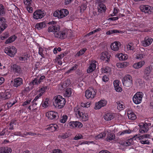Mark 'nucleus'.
<instances>
[{
    "label": "nucleus",
    "mask_w": 153,
    "mask_h": 153,
    "mask_svg": "<svg viewBox=\"0 0 153 153\" xmlns=\"http://www.w3.org/2000/svg\"><path fill=\"white\" fill-rule=\"evenodd\" d=\"M140 9L142 12L150 14L153 13V7L148 5L141 6Z\"/></svg>",
    "instance_id": "nucleus-5"
},
{
    "label": "nucleus",
    "mask_w": 153,
    "mask_h": 153,
    "mask_svg": "<svg viewBox=\"0 0 153 153\" xmlns=\"http://www.w3.org/2000/svg\"><path fill=\"white\" fill-rule=\"evenodd\" d=\"M114 88L116 91L118 92H121L122 90V88L119 86Z\"/></svg>",
    "instance_id": "nucleus-61"
},
{
    "label": "nucleus",
    "mask_w": 153,
    "mask_h": 153,
    "mask_svg": "<svg viewBox=\"0 0 153 153\" xmlns=\"http://www.w3.org/2000/svg\"><path fill=\"white\" fill-rule=\"evenodd\" d=\"M29 56H28V54L26 55H25L24 57H19V59L20 61H25L27 60V58H29Z\"/></svg>",
    "instance_id": "nucleus-48"
},
{
    "label": "nucleus",
    "mask_w": 153,
    "mask_h": 153,
    "mask_svg": "<svg viewBox=\"0 0 153 153\" xmlns=\"http://www.w3.org/2000/svg\"><path fill=\"white\" fill-rule=\"evenodd\" d=\"M151 68L149 66L145 68L143 71V78L146 80L150 79L149 76L151 72Z\"/></svg>",
    "instance_id": "nucleus-10"
},
{
    "label": "nucleus",
    "mask_w": 153,
    "mask_h": 153,
    "mask_svg": "<svg viewBox=\"0 0 153 153\" xmlns=\"http://www.w3.org/2000/svg\"><path fill=\"white\" fill-rule=\"evenodd\" d=\"M144 56L143 54H138L136 56V58L137 59H141L143 58Z\"/></svg>",
    "instance_id": "nucleus-60"
},
{
    "label": "nucleus",
    "mask_w": 153,
    "mask_h": 153,
    "mask_svg": "<svg viewBox=\"0 0 153 153\" xmlns=\"http://www.w3.org/2000/svg\"><path fill=\"white\" fill-rule=\"evenodd\" d=\"M121 44L119 42L115 41L112 43L110 45V48L112 50L114 51H118L120 48L121 46Z\"/></svg>",
    "instance_id": "nucleus-13"
},
{
    "label": "nucleus",
    "mask_w": 153,
    "mask_h": 153,
    "mask_svg": "<svg viewBox=\"0 0 153 153\" xmlns=\"http://www.w3.org/2000/svg\"><path fill=\"white\" fill-rule=\"evenodd\" d=\"M107 103V101L105 100H100L96 104V107L98 109H99L102 107L105 106Z\"/></svg>",
    "instance_id": "nucleus-18"
},
{
    "label": "nucleus",
    "mask_w": 153,
    "mask_h": 153,
    "mask_svg": "<svg viewBox=\"0 0 153 153\" xmlns=\"http://www.w3.org/2000/svg\"><path fill=\"white\" fill-rule=\"evenodd\" d=\"M26 8L27 10L29 12L31 13L33 12V8L30 7V6L26 7Z\"/></svg>",
    "instance_id": "nucleus-63"
},
{
    "label": "nucleus",
    "mask_w": 153,
    "mask_h": 153,
    "mask_svg": "<svg viewBox=\"0 0 153 153\" xmlns=\"http://www.w3.org/2000/svg\"><path fill=\"white\" fill-rule=\"evenodd\" d=\"M13 70L15 72L19 74L21 72V68L20 66L17 65L16 64L13 65L12 66Z\"/></svg>",
    "instance_id": "nucleus-28"
},
{
    "label": "nucleus",
    "mask_w": 153,
    "mask_h": 153,
    "mask_svg": "<svg viewBox=\"0 0 153 153\" xmlns=\"http://www.w3.org/2000/svg\"><path fill=\"white\" fill-rule=\"evenodd\" d=\"M136 136H137V135H136L134 136L132 138H130V139L126 141H125L124 146H129L131 144H133L134 142L133 141V139H134L135 140H136V139L134 138Z\"/></svg>",
    "instance_id": "nucleus-27"
},
{
    "label": "nucleus",
    "mask_w": 153,
    "mask_h": 153,
    "mask_svg": "<svg viewBox=\"0 0 153 153\" xmlns=\"http://www.w3.org/2000/svg\"><path fill=\"white\" fill-rule=\"evenodd\" d=\"M61 13L60 10H56L53 13V16L56 17H57L58 18H61V17L60 16Z\"/></svg>",
    "instance_id": "nucleus-37"
},
{
    "label": "nucleus",
    "mask_w": 153,
    "mask_h": 153,
    "mask_svg": "<svg viewBox=\"0 0 153 153\" xmlns=\"http://www.w3.org/2000/svg\"><path fill=\"white\" fill-rule=\"evenodd\" d=\"M101 30V29L100 28H99L96 29V30H94L92 31H91V32H89V33H88L86 35V36H89L91 35L98 31H100Z\"/></svg>",
    "instance_id": "nucleus-43"
},
{
    "label": "nucleus",
    "mask_w": 153,
    "mask_h": 153,
    "mask_svg": "<svg viewBox=\"0 0 153 153\" xmlns=\"http://www.w3.org/2000/svg\"><path fill=\"white\" fill-rule=\"evenodd\" d=\"M100 59L105 62H108L110 59V57L108 56L107 52L102 53L101 55Z\"/></svg>",
    "instance_id": "nucleus-21"
},
{
    "label": "nucleus",
    "mask_w": 153,
    "mask_h": 153,
    "mask_svg": "<svg viewBox=\"0 0 153 153\" xmlns=\"http://www.w3.org/2000/svg\"><path fill=\"white\" fill-rule=\"evenodd\" d=\"M53 99L54 101L53 102V105L56 107L58 108H61L65 105L66 100L62 96L59 95L55 96Z\"/></svg>",
    "instance_id": "nucleus-3"
},
{
    "label": "nucleus",
    "mask_w": 153,
    "mask_h": 153,
    "mask_svg": "<svg viewBox=\"0 0 153 153\" xmlns=\"http://www.w3.org/2000/svg\"><path fill=\"white\" fill-rule=\"evenodd\" d=\"M58 128V126L55 124H52L49 127V130L52 131H55Z\"/></svg>",
    "instance_id": "nucleus-34"
},
{
    "label": "nucleus",
    "mask_w": 153,
    "mask_h": 153,
    "mask_svg": "<svg viewBox=\"0 0 153 153\" xmlns=\"http://www.w3.org/2000/svg\"><path fill=\"white\" fill-rule=\"evenodd\" d=\"M83 108L82 106H77L74 109L77 117L85 121L88 120V116L87 114L83 112Z\"/></svg>",
    "instance_id": "nucleus-2"
},
{
    "label": "nucleus",
    "mask_w": 153,
    "mask_h": 153,
    "mask_svg": "<svg viewBox=\"0 0 153 153\" xmlns=\"http://www.w3.org/2000/svg\"><path fill=\"white\" fill-rule=\"evenodd\" d=\"M17 51L16 48L14 47L11 46L6 47L4 49L5 53L11 57H14Z\"/></svg>",
    "instance_id": "nucleus-4"
},
{
    "label": "nucleus",
    "mask_w": 153,
    "mask_h": 153,
    "mask_svg": "<svg viewBox=\"0 0 153 153\" xmlns=\"http://www.w3.org/2000/svg\"><path fill=\"white\" fill-rule=\"evenodd\" d=\"M5 19L3 17H0V34L7 27V25L6 23Z\"/></svg>",
    "instance_id": "nucleus-9"
},
{
    "label": "nucleus",
    "mask_w": 153,
    "mask_h": 153,
    "mask_svg": "<svg viewBox=\"0 0 153 153\" xmlns=\"http://www.w3.org/2000/svg\"><path fill=\"white\" fill-rule=\"evenodd\" d=\"M16 36L15 35L11 36L6 41L5 43L7 44L11 43L14 41L16 39Z\"/></svg>",
    "instance_id": "nucleus-32"
},
{
    "label": "nucleus",
    "mask_w": 153,
    "mask_h": 153,
    "mask_svg": "<svg viewBox=\"0 0 153 153\" xmlns=\"http://www.w3.org/2000/svg\"><path fill=\"white\" fill-rule=\"evenodd\" d=\"M149 136L150 135L149 134H146L141 135L137 138H139V140H141L144 138H148Z\"/></svg>",
    "instance_id": "nucleus-54"
},
{
    "label": "nucleus",
    "mask_w": 153,
    "mask_h": 153,
    "mask_svg": "<svg viewBox=\"0 0 153 153\" xmlns=\"http://www.w3.org/2000/svg\"><path fill=\"white\" fill-rule=\"evenodd\" d=\"M153 41V39L148 36L144 38V40L142 41V45L144 47H147L150 45Z\"/></svg>",
    "instance_id": "nucleus-11"
},
{
    "label": "nucleus",
    "mask_w": 153,
    "mask_h": 153,
    "mask_svg": "<svg viewBox=\"0 0 153 153\" xmlns=\"http://www.w3.org/2000/svg\"><path fill=\"white\" fill-rule=\"evenodd\" d=\"M55 23L56 22L53 21L48 23L44 21L36 24L35 27L38 30H40L45 27L48 24L51 25L48 30V32H53L55 36L58 38L62 39L66 38L68 35L67 31L64 30L59 32L60 27L58 25H55Z\"/></svg>",
    "instance_id": "nucleus-1"
},
{
    "label": "nucleus",
    "mask_w": 153,
    "mask_h": 153,
    "mask_svg": "<svg viewBox=\"0 0 153 153\" xmlns=\"http://www.w3.org/2000/svg\"><path fill=\"white\" fill-rule=\"evenodd\" d=\"M31 102L30 100H27L24 102L22 104V106H24L25 108H27V105H29Z\"/></svg>",
    "instance_id": "nucleus-50"
},
{
    "label": "nucleus",
    "mask_w": 153,
    "mask_h": 153,
    "mask_svg": "<svg viewBox=\"0 0 153 153\" xmlns=\"http://www.w3.org/2000/svg\"><path fill=\"white\" fill-rule=\"evenodd\" d=\"M87 49L85 48H83L82 49L80 50L76 54L78 56L82 55H83L85 51H86Z\"/></svg>",
    "instance_id": "nucleus-40"
},
{
    "label": "nucleus",
    "mask_w": 153,
    "mask_h": 153,
    "mask_svg": "<svg viewBox=\"0 0 153 153\" xmlns=\"http://www.w3.org/2000/svg\"><path fill=\"white\" fill-rule=\"evenodd\" d=\"M122 80H126L127 81H131L132 82V77L129 75L127 74L125 77L123 78Z\"/></svg>",
    "instance_id": "nucleus-35"
},
{
    "label": "nucleus",
    "mask_w": 153,
    "mask_h": 153,
    "mask_svg": "<svg viewBox=\"0 0 153 153\" xmlns=\"http://www.w3.org/2000/svg\"><path fill=\"white\" fill-rule=\"evenodd\" d=\"M77 65L76 64H75L74 66L71 67V69H70L69 70H68L67 71V73H69L70 72H71L72 71L75 70L77 68Z\"/></svg>",
    "instance_id": "nucleus-51"
},
{
    "label": "nucleus",
    "mask_w": 153,
    "mask_h": 153,
    "mask_svg": "<svg viewBox=\"0 0 153 153\" xmlns=\"http://www.w3.org/2000/svg\"><path fill=\"white\" fill-rule=\"evenodd\" d=\"M83 136L80 134H79L76 135L74 138V139L78 140L79 139L83 138Z\"/></svg>",
    "instance_id": "nucleus-53"
},
{
    "label": "nucleus",
    "mask_w": 153,
    "mask_h": 153,
    "mask_svg": "<svg viewBox=\"0 0 153 153\" xmlns=\"http://www.w3.org/2000/svg\"><path fill=\"white\" fill-rule=\"evenodd\" d=\"M71 94V88H68L65 91V94L67 97H70Z\"/></svg>",
    "instance_id": "nucleus-39"
},
{
    "label": "nucleus",
    "mask_w": 153,
    "mask_h": 153,
    "mask_svg": "<svg viewBox=\"0 0 153 153\" xmlns=\"http://www.w3.org/2000/svg\"><path fill=\"white\" fill-rule=\"evenodd\" d=\"M68 137V135L65 134H62L61 135H59L58 136L59 138L61 139H65L67 138Z\"/></svg>",
    "instance_id": "nucleus-47"
},
{
    "label": "nucleus",
    "mask_w": 153,
    "mask_h": 153,
    "mask_svg": "<svg viewBox=\"0 0 153 153\" xmlns=\"http://www.w3.org/2000/svg\"><path fill=\"white\" fill-rule=\"evenodd\" d=\"M145 62L144 61L139 62L135 63L133 65V67L136 69H138L141 68L145 64Z\"/></svg>",
    "instance_id": "nucleus-22"
},
{
    "label": "nucleus",
    "mask_w": 153,
    "mask_h": 153,
    "mask_svg": "<svg viewBox=\"0 0 153 153\" xmlns=\"http://www.w3.org/2000/svg\"><path fill=\"white\" fill-rule=\"evenodd\" d=\"M43 49L42 48H39V53L40 55L42 57H44V54L42 53Z\"/></svg>",
    "instance_id": "nucleus-58"
},
{
    "label": "nucleus",
    "mask_w": 153,
    "mask_h": 153,
    "mask_svg": "<svg viewBox=\"0 0 153 153\" xmlns=\"http://www.w3.org/2000/svg\"><path fill=\"white\" fill-rule=\"evenodd\" d=\"M68 117L67 115H63L60 119V122L62 123H65L66 122L68 119Z\"/></svg>",
    "instance_id": "nucleus-38"
},
{
    "label": "nucleus",
    "mask_w": 153,
    "mask_h": 153,
    "mask_svg": "<svg viewBox=\"0 0 153 153\" xmlns=\"http://www.w3.org/2000/svg\"><path fill=\"white\" fill-rule=\"evenodd\" d=\"M12 151L10 148L7 147L0 148V153H11Z\"/></svg>",
    "instance_id": "nucleus-19"
},
{
    "label": "nucleus",
    "mask_w": 153,
    "mask_h": 153,
    "mask_svg": "<svg viewBox=\"0 0 153 153\" xmlns=\"http://www.w3.org/2000/svg\"><path fill=\"white\" fill-rule=\"evenodd\" d=\"M100 59L105 62H108L110 59V57L108 56L107 52L102 53L101 55Z\"/></svg>",
    "instance_id": "nucleus-20"
},
{
    "label": "nucleus",
    "mask_w": 153,
    "mask_h": 153,
    "mask_svg": "<svg viewBox=\"0 0 153 153\" xmlns=\"http://www.w3.org/2000/svg\"><path fill=\"white\" fill-rule=\"evenodd\" d=\"M60 17H61V18H62L65 16H67L69 14L68 11L66 9H62L60 10Z\"/></svg>",
    "instance_id": "nucleus-26"
},
{
    "label": "nucleus",
    "mask_w": 153,
    "mask_h": 153,
    "mask_svg": "<svg viewBox=\"0 0 153 153\" xmlns=\"http://www.w3.org/2000/svg\"><path fill=\"white\" fill-rule=\"evenodd\" d=\"M23 84V79L20 77L15 79L13 82V86L16 88H18Z\"/></svg>",
    "instance_id": "nucleus-14"
},
{
    "label": "nucleus",
    "mask_w": 153,
    "mask_h": 153,
    "mask_svg": "<svg viewBox=\"0 0 153 153\" xmlns=\"http://www.w3.org/2000/svg\"><path fill=\"white\" fill-rule=\"evenodd\" d=\"M128 118L131 120H135L137 118L135 114L131 111H129L128 112Z\"/></svg>",
    "instance_id": "nucleus-25"
},
{
    "label": "nucleus",
    "mask_w": 153,
    "mask_h": 153,
    "mask_svg": "<svg viewBox=\"0 0 153 153\" xmlns=\"http://www.w3.org/2000/svg\"><path fill=\"white\" fill-rule=\"evenodd\" d=\"M59 89L60 90H63L64 89H65L66 87V85L65 84H63V85L60 84L59 85Z\"/></svg>",
    "instance_id": "nucleus-57"
},
{
    "label": "nucleus",
    "mask_w": 153,
    "mask_h": 153,
    "mask_svg": "<svg viewBox=\"0 0 153 153\" xmlns=\"http://www.w3.org/2000/svg\"><path fill=\"white\" fill-rule=\"evenodd\" d=\"M9 36L8 33L6 32L0 36V38L1 40H3L7 38Z\"/></svg>",
    "instance_id": "nucleus-36"
},
{
    "label": "nucleus",
    "mask_w": 153,
    "mask_h": 153,
    "mask_svg": "<svg viewBox=\"0 0 153 153\" xmlns=\"http://www.w3.org/2000/svg\"><path fill=\"white\" fill-rule=\"evenodd\" d=\"M115 135L114 134L109 133L106 140L107 141L109 142L114 140L115 139Z\"/></svg>",
    "instance_id": "nucleus-30"
},
{
    "label": "nucleus",
    "mask_w": 153,
    "mask_h": 153,
    "mask_svg": "<svg viewBox=\"0 0 153 153\" xmlns=\"http://www.w3.org/2000/svg\"><path fill=\"white\" fill-rule=\"evenodd\" d=\"M119 33V31L115 30H111L107 32L106 34L108 35H111V34Z\"/></svg>",
    "instance_id": "nucleus-42"
},
{
    "label": "nucleus",
    "mask_w": 153,
    "mask_h": 153,
    "mask_svg": "<svg viewBox=\"0 0 153 153\" xmlns=\"http://www.w3.org/2000/svg\"><path fill=\"white\" fill-rule=\"evenodd\" d=\"M53 153H62V152L61 150L57 149L54 150Z\"/></svg>",
    "instance_id": "nucleus-64"
},
{
    "label": "nucleus",
    "mask_w": 153,
    "mask_h": 153,
    "mask_svg": "<svg viewBox=\"0 0 153 153\" xmlns=\"http://www.w3.org/2000/svg\"><path fill=\"white\" fill-rule=\"evenodd\" d=\"M102 71L104 73H108L111 70L110 68L108 67H106L105 68L102 69Z\"/></svg>",
    "instance_id": "nucleus-46"
},
{
    "label": "nucleus",
    "mask_w": 153,
    "mask_h": 153,
    "mask_svg": "<svg viewBox=\"0 0 153 153\" xmlns=\"http://www.w3.org/2000/svg\"><path fill=\"white\" fill-rule=\"evenodd\" d=\"M105 135L106 134L105 132H102L97 135L96 138L97 139L101 138L103 137H105Z\"/></svg>",
    "instance_id": "nucleus-52"
},
{
    "label": "nucleus",
    "mask_w": 153,
    "mask_h": 153,
    "mask_svg": "<svg viewBox=\"0 0 153 153\" xmlns=\"http://www.w3.org/2000/svg\"><path fill=\"white\" fill-rule=\"evenodd\" d=\"M140 128L139 129L140 132L142 134L147 132L149 130V128L148 127L147 124H143V125L140 126Z\"/></svg>",
    "instance_id": "nucleus-17"
},
{
    "label": "nucleus",
    "mask_w": 153,
    "mask_h": 153,
    "mask_svg": "<svg viewBox=\"0 0 153 153\" xmlns=\"http://www.w3.org/2000/svg\"><path fill=\"white\" fill-rule=\"evenodd\" d=\"M96 61L95 60L92 61L89 67L87 70V72L88 73H90L94 71L96 68V65L95 64Z\"/></svg>",
    "instance_id": "nucleus-16"
},
{
    "label": "nucleus",
    "mask_w": 153,
    "mask_h": 153,
    "mask_svg": "<svg viewBox=\"0 0 153 153\" xmlns=\"http://www.w3.org/2000/svg\"><path fill=\"white\" fill-rule=\"evenodd\" d=\"M114 118L112 114L111 113L106 114L104 116V119L107 121L110 120Z\"/></svg>",
    "instance_id": "nucleus-29"
},
{
    "label": "nucleus",
    "mask_w": 153,
    "mask_h": 153,
    "mask_svg": "<svg viewBox=\"0 0 153 153\" xmlns=\"http://www.w3.org/2000/svg\"><path fill=\"white\" fill-rule=\"evenodd\" d=\"M142 93L139 92L137 93L134 96L133 100L134 103L139 104L141 102L143 97Z\"/></svg>",
    "instance_id": "nucleus-7"
},
{
    "label": "nucleus",
    "mask_w": 153,
    "mask_h": 153,
    "mask_svg": "<svg viewBox=\"0 0 153 153\" xmlns=\"http://www.w3.org/2000/svg\"><path fill=\"white\" fill-rule=\"evenodd\" d=\"M117 108L120 110H122L124 108L123 103L121 101H118L117 102Z\"/></svg>",
    "instance_id": "nucleus-33"
},
{
    "label": "nucleus",
    "mask_w": 153,
    "mask_h": 153,
    "mask_svg": "<svg viewBox=\"0 0 153 153\" xmlns=\"http://www.w3.org/2000/svg\"><path fill=\"white\" fill-rule=\"evenodd\" d=\"M96 94V91L94 89L88 90L85 91V96L88 99L91 100L94 98Z\"/></svg>",
    "instance_id": "nucleus-6"
},
{
    "label": "nucleus",
    "mask_w": 153,
    "mask_h": 153,
    "mask_svg": "<svg viewBox=\"0 0 153 153\" xmlns=\"http://www.w3.org/2000/svg\"><path fill=\"white\" fill-rule=\"evenodd\" d=\"M140 142L142 144H147L149 145V142L148 140L144 141L143 140H141Z\"/></svg>",
    "instance_id": "nucleus-62"
},
{
    "label": "nucleus",
    "mask_w": 153,
    "mask_h": 153,
    "mask_svg": "<svg viewBox=\"0 0 153 153\" xmlns=\"http://www.w3.org/2000/svg\"><path fill=\"white\" fill-rule=\"evenodd\" d=\"M31 0H24V3L26 7L29 6L32 2Z\"/></svg>",
    "instance_id": "nucleus-44"
},
{
    "label": "nucleus",
    "mask_w": 153,
    "mask_h": 153,
    "mask_svg": "<svg viewBox=\"0 0 153 153\" xmlns=\"http://www.w3.org/2000/svg\"><path fill=\"white\" fill-rule=\"evenodd\" d=\"M6 10L4 6L1 4H0V16H4L5 14Z\"/></svg>",
    "instance_id": "nucleus-31"
},
{
    "label": "nucleus",
    "mask_w": 153,
    "mask_h": 153,
    "mask_svg": "<svg viewBox=\"0 0 153 153\" xmlns=\"http://www.w3.org/2000/svg\"><path fill=\"white\" fill-rule=\"evenodd\" d=\"M116 56L120 60H126L128 58L127 55H123L122 53L118 54L116 55Z\"/></svg>",
    "instance_id": "nucleus-24"
},
{
    "label": "nucleus",
    "mask_w": 153,
    "mask_h": 153,
    "mask_svg": "<svg viewBox=\"0 0 153 153\" xmlns=\"http://www.w3.org/2000/svg\"><path fill=\"white\" fill-rule=\"evenodd\" d=\"M69 125L71 128H81L83 126L82 124L78 121H71L69 123Z\"/></svg>",
    "instance_id": "nucleus-15"
},
{
    "label": "nucleus",
    "mask_w": 153,
    "mask_h": 153,
    "mask_svg": "<svg viewBox=\"0 0 153 153\" xmlns=\"http://www.w3.org/2000/svg\"><path fill=\"white\" fill-rule=\"evenodd\" d=\"M45 15L44 13L40 10H36L33 14V18L36 19L42 18Z\"/></svg>",
    "instance_id": "nucleus-12"
},
{
    "label": "nucleus",
    "mask_w": 153,
    "mask_h": 153,
    "mask_svg": "<svg viewBox=\"0 0 153 153\" xmlns=\"http://www.w3.org/2000/svg\"><path fill=\"white\" fill-rule=\"evenodd\" d=\"M46 116L50 120L57 119L59 117L58 113L53 111L47 112Z\"/></svg>",
    "instance_id": "nucleus-8"
},
{
    "label": "nucleus",
    "mask_w": 153,
    "mask_h": 153,
    "mask_svg": "<svg viewBox=\"0 0 153 153\" xmlns=\"http://www.w3.org/2000/svg\"><path fill=\"white\" fill-rule=\"evenodd\" d=\"M98 4L100 8L102 9V10H105L106 7L105 5L103 4V3H97Z\"/></svg>",
    "instance_id": "nucleus-49"
},
{
    "label": "nucleus",
    "mask_w": 153,
    "mask_h": 153,
    "mask_svg": "<svg viewBox=\"0 0 153 153\" xmlns=\"http://www.w3.org/2000/svg\"><path fill=\"white\" fill-rule=\"evenodd\" d=\"M47 89V86H43L39 90V91L41 93H42V94L45 92V91Z\"/></svg>",
    "instance_id": "nucleus-45"
},
{
    "label": "nucleus",
    "mask_w": 153,
    "mask_h": 153,
    "mask_svg": "<svg viewBox=\"0 0 153 153\" xmlns=\"http://www.w3.org/2000/svg\"><path fill=\"white\" fill-rule=\"evenodd\" d=\"M64 56V53H62L58 55L57 57L56 58V60L58 61V60H60V59L62 58Z\"/></svg>",
    "instance_id": "nucleus-59"
},
{
    "label": "nucleus",
    "mask_w": 153,
    "mask_h": 153,
    "mask_svg": "<svg viewBox=\"0 0 153 153\" xmlns=\"http://www.w3.org/2000/svg\"><path fill=\"white\" fill-rule=\"evenodd\" d=\"M114 88L119 86L120 82L118 80H115L114 82Z\"/></svg>",
    "instance_id": "nucleus-56"
},
{
    "label": "nucleus",
    "mask_w": 153,
    "mask_h": 153,
    "mask_svg": "<svg viewBox=\"0 0 153 153\" xmlns=\"http://www.w3.org/2000/svg\"><path fill=\"white\" fill-rule=\"evenodd\" d=\"M42 106L43 107H48V99L46 98L45 101L43 102H42Z\"/></svg>",
    "instance_id": "nucleus-55"
},
{
    "label": "nucleus",
    "mask_w": 153,
    "mask_h": 153,
    "mask_svg": "<svg viewBox=\"0 0 153 153\" xmlns=\"http://www.w3.org/2000/svg\"><path fill=\"white\" fill-rule=\"evenodd\" d=\"M122 83L124 86L126 88L131 87L132 85V82L122 80Z\"/></svg>",
    "instance_id": "nucleus-23"
},
{
    "label": "nucleus",
    "mask_w": 153,
    "mask_h": 153,
    "mask_svg": "<svg viewBox=\"0 0 153 153\" xmlns=\"http://www.w3.org/2000/svg\"><path fill=\"white\" fill-rule=\"evenodd\" d=\"M32 84L33 85H38L40 83L39 80V78L38 77L35 78L32 82Z\"/></svg>",
    "instance_id": "nucleus-41"
}]
</instances>
